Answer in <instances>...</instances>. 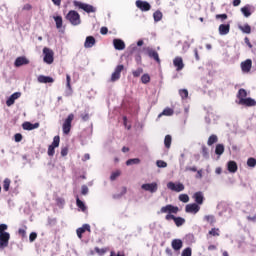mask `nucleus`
I'll list each match as a JSON object with an SVG mask.
<instances>
[{"label": "nucleus", "mask_w": 256, "mask_h": 256, "mask_svg": "<svg viewBox=\"0 0 256 256\" xmlns=\"http://www.w3.org/2000/svg\"><path fill=\"white\" fill-rule=\"evenodd\" d=\"M247 90L241 88L237 93V101L238 105H242L243 107H256L255 99L251 97H247Z\"/></svg>", "instance_id": "f257e3e1"}, {"label": "nucleus", "mask_w": 256, "mask_h": 256, "mask_svg": "<svg viewBox=\"0 0 256 256\" xmlns=\"http://www.w3.org/2000/svg\"><path fill=\"white\" fill-rule=\"evenodd\" d=\"M8 229L7 224H0V249H5L9 247V239H11V234L6 232Z\"/></svg>", "instance_id": "f03ea898"}, {"label": "nucleus", "mask_w": 256, "mask_h": 256, "mask_svg": "<svg viewBox=\"0 0 256 256\" xmlns=\"http://www.w3.org/2000/svg\"><path fill=\"white\" fill-rule=\"evenodd\" d=\"M160 213H168L165 217L166 221H171V219L175 221L176 217L172 213H179V207L168 204L160 209Z\"/></svg>", "instance_id": "7ed1b4c3"}, {"label": "nucleus", "mask_w": 256, "mask_h": 256, "mask_svg": "<svg viewBox=\"0 0 256 256\" xmlns=\"http://www.w3.org/2000/svg\"><path fill=\"white\" fill-rule=\"evenodd\" d=\"M74 7H77V9H81L82 11H85V13H97V7L83 3L80 1H74L73 2Z\"/></svg>", "instance_id": "20e7f679"}, {"label": "nucleus", "mask_w": 256, "mask_h": 256, "mask_svg": "<svg viewBox=\"0 0 256 256\" xmlns=\"http://www.w3.org/2000/svg\"><path fill=\"white\" fill-rule=\"evenodd\" d=\"M66 19H68L71 25H74V26L81 25V16L75 10H71L67 14Z\"/></svg>", "instance_id": "39448f33"}, {"label": "nucleus", "mask_w": 256, "mask_h": 256, "mask_svg": "<svg viewBox=\"0 0 256 256\" xmlns=\"http://www.w3.org/2000/svg\"><path fill=\"white\" fill-rule=\"evenodd\" d=\"M43 61L44 63H46L47 65H51L53 64V61H55V53L53 52V50H51L50 48H43Z\"/></svg>", "instance_id": "423d86ee"}, {"label": "nucleus", "mask_w": 256, "mask_h": 256, "mask_svg": "<svg viewBox=\"0 0 256 256\" xmlns=\"http://www.w3.org/2000/svg\"><path fill=\"white\" fill-rule=\"evenodd\" d=\"M142 191H147L148 193H157L159 190V184L157 182L144 183L141 185Z\"/></svg>", "instance_id": "0eeeda50"}, {"label": "nucleus", "mask_w": 256, "mask_h": 256, "mask_svg": "<svg viewBox=\"0 0 256 256\" xmlns=\"http://www.w3.org/2000/svg\"><path fill=\"white\" fill-rule=\"evenodd\" d=\"M167 189L175 193H181V191H185V185L181 182H168Z\"/></svg>", "instance_id": "6e6552de"}, {"label": "nucleus", "mask_w": 256, "mask_h": 256, "mask_svg": "<svg viewBox=\"0 0 256 256\" xmlns=\"http://www.w3.org/2000/svg\"><path fill=\"white\" fill-rule=\"evenodd\" d=\"M73 119H75V115L69 114L68 117L65 119L62 129L63 133L65 135H69V132L71 131V123L73 122Z\"/></svg>", "instance_id": "1a4fd4ad"}, {"label": "nucleus", "mask_w": 256, "mask_h": 256, "mask_svg": "<svg viewBox=\"0 0 256 256\" xmlns=\"http://www.w3.org/2000/svg\"><path fill=\"white\" fill-rule=\"evenodd\" d=\"M242 73H251V69L253 67V61L251 59H247L240 64Z\"/></svg>", "instance_id": "9d476101"}, {"label": "nucleus", "mask_w": 256, "mask_h": 256, "mask_svg": "<svg viewBox=\"0 0 256 256\" xmlns=\"http://www.w3.org/2000/svg\"><path fill=\"white\" fill-rule=\"evenodd\" d=\"M201 210V207L197 203L188 204L185 207L186 213H192V215H197L199 211Z\"/></svg>", "instance_id": "9b49d317"}, {"label": "nucleus", "mask_w": 256, "mask_h": 256, "mask_svg": "<svg viewBox=\"0 0 256 256\" xmlns=\"http://www.w3.org/2000/svg\"><path fill=\"white\" fill-rule=\"evenodd\" d=\"M136 7L140 9V11H151V4L147 1L137 0Z\"/></svg>", "instance_id": "f8f14e48"}, {"label": "nucleus", "mask_w": 256, "mask_h": 256, "mask_svg": "<svg viewBox=\"0 0 256 256\" xmlns=\"http://www.w3.org/2000/svg\"><path fill=\"white\" fill-rule=\"evenodd\" d=\"M173 65L176 67V71H183L185 64L183 63V58L177 56L173 59Z\"/></svg>", "instance_id": "ddd939ff"}, {"label": "nucleus", "mask_w": 256, "mask_h": 256, "mask_svg": "<svg viewBox=\"0 0 256 256\" xmlns=\"http://www.w3.org/2000/svg\"><path fill=\"white\" fill-rule=\"evenodd\" d=\"M241 13L244 15V17H251L253 15V11H255V8L252 5H245L240 9Z\"/></svg>", "instance_id": "4468645a"}, {"label": "nucleus", "mask_w": 256, "mask_h": 256, "mask_svg": "<svg viewBox=\"0 0 256 256\" xmlns=\"http://www.w3.org/2000/svg\"><path fill=\"white\" fill-rule=\"evenodd\" d=\"M121 71H123V65H118L111 76L112 82L119 81V79L121 78Z\"/></svg>", "instance_id": "2eb2a0df"}, {"label": "nucleus", "mask_w": 256, "mask_h": 256, "mask_svg": "<svg viewBox=\"0 0 256 256\" xmlns=\"http://www.w3.org/2000/svg\"><path fill=\"white\" fill-rule=\"evenodd\" d=\"M21 97V92H15L13 93L6 101L7 107H11L15 104V101Z\"/></svg>", "instance_id": "dca6fc26"}, {"label": "nucleus", "mask_w": 256, "mask_h": 256, "mask_svg": "<svg viewBox=\"0 0 256 256\" xmlns=\"http://www.w3.org/2000/svg\"><path fill=\"white\" fill-rule=\"evenodd\" d=\"M229 31H231V25L229 24H221L218 27V33L219 35H229Z\"/></svg>", "instance_id": "f3484780"}, {"label": "nucleus", "mask_w": 256, "mask_h": 256, "mask_svg": "<svg viewBox=\"0 0 256 256\" xmlns=\"http://www.w3.org/2000/svg\"><path fill=\"white\" fill-rule=\"evenodd\" d=\"M85 231L91 232V226L89 224H84L82 227L76 230L79 239H82L83 233H85Z\"/></svg>", "instance_id": "a211bd4d"}, {"label": "nucleus", "mask_w": 256, "mask_h": 256, "mask_svg": "<svg viewBox=\"0 0 256 256\" xmlns=\"http://www.w3.org/2000/svg\"><path fill=\"white\" fill-rule=\"evenodd\" d=\"M15 67H22V65H29V59H27L25 56H21L16 58L14 62Z\"/></svg>", "instance_id": "6ab92c4d"}, {"label": "nucleus", "mask_w": 256, "mask_h": 256, "mask_svg": "<svg viewBox=\"0 0 256 256\" xmlns=\"http://www.w3.org/2000/svg\"><path fill=\"white\" fill-rule=\"evenodd\" d=\"M193 199L197 205H203V201H205V196H203V192H196L193 195Z\"/></svg>", "instance_id": "aec40b11"}, {"label": "nucleus", "mask_w": 256, "mask_h": 256, "mask_svg": "<svg viewBox=\"0 0 256 256\" xmlns=\"http://www.w3.org/2000/svg\"><path fill=\"white\" fill-rule=\"evenodd\" d=\"M114 49L117 51H123L125 49V42L121 39H114L113 40Z\"/></svg>", "instance_id": "412c9836"}, {"label": "nucleus", "mask_w": 256, "mask_h": 256, "mask_svg": "<svg viewBox=\"0 0 256 256\" xmlns=\"http://www.w3.org/2000/svg\"><path fill=\"white\" fill-rule=\"evenodd\" d=\"M171 245L174 251H181V249L183 248V241L181 239H174L172 240Z\"/></svg>", "instance_id": "4be33fe9"}, {"label": "nucleus", "mask_w": 256, "mask_h": 256, "mask_svg": "<svg viewBox=\"0 0 256 256\" xmlns=\"http://www.w3.org/2000/svg\"><path fill=\"white\" fill-rule=\"evenodd\" d=\"M22 127L25 131H33V129H39V123L32 124L31 122H25Z\"/></svg>", "instance_id": "5701e85b"}, {"label": "nucleus", "mask_w": 256, "mask_h": 256, "mask_svg": "<svg viewBox=\"0 0 256 256\" xmlns=\"http://www.w3.org/2000/svg\"><path fill=\"white\" fill-rule=\"evenodd\" d=\"M38 83H55V79L50 76L40 75L38 76Z\"/></svg>", "instance_id": "b1692460"}, {"label": "nucleus", "mask_w": 256, "mask_h": 256, "mask_svg": "<svg viewBox=\"0 0 256 256\" xmlns=\"http://www.w3.org/2000/svg\"><path fill=\"white\" fill-rule=\"evenodd\" d=\"M227 169H228L229 173H237V169H238L237 162L229 161L227 163Z\"/></svg>", "instance_id": "393cba45"}, {"label": "nucleus", "mask_w": 256, "mask_h": 256, "mask_svg": "<svg viewBox=\"0 0 256 256\" xmlns=\"http://www.w3.org/2000/svg\"><path fill=\"white\" fill-rule=\"evenodd\" d=\"M93 45H95V38H93V36L86 37L84 47L86 49H91V47H93Z\"/></svg>", "instance_id": "a878e982"}, {"label": "nucleus", "mask_w": 256, "mask_h": 256, "mask_svg": "<svg viewBox=\"0 0 256 256\" xmlns=\"http://www.w3.org/2000/svg\"><path fill=\"white\" fill-rule=\"evenodd\" d=\"M148 56L153 59L154 61H157V63H161V60L159 59V54L155 50H148Z\"/></svg>", "instance_id": "bb28decb"}, {"label": "nucleus", "mask_w": 256, "mask_h": 256, "mask_svg": "<svg viewBox=\"0 0 256 256\" xmlns=\"http://www.w3.org/2000/svg\"><path fill=\"white\" fill-rule=\"evenodd\" d=\"M215 153H216V155L221 157V155H223V153H225V146L223 144H217L216 148H215Z\"/></svg>", "instance_id": "cd10ccee"}, {"label": "nucleus", "mask_w": 256, "mask_h": 256, "mask_svg": "<svg viewBox=\"0 0 256 256\" xmlns=\"http://www.w3.org/2000/svg\"><path fill=\"white\" fill-rule=\"evenodd\" d=\"M238 29H240V31H242V33H246L247 35H249V33H251V26L249 24L239 25Z\"/></svg>", "instance_id": "c85d7f7f"}, {"label": "nucleus", "mask_w": 256, "mask_h": 256, "mask_svg": "<svg viewBox=\"0 0 256 256\" xmlns=\"http://www.w3.org/2000/svg\"><path fill=\"white\" fill-rule=\"evenodd\" d=\"M76 205L83 213L87 211V206H85V203L81 201L79 198L76 199Z\"/></svg>", "instance_id": "c756f323"}, {"label": "nucleus", "mask_w": 256, "mask_h": 256, "mask_svg": "<svg viewBox=\"0 0 256 256\" xmlns=\"http://www.w3.org/2000/svg\"><path fill=\"white\" fill-rule=\"evenodd\" d=\"M139 163H141V159L139 158H132L126 161V165L128 167H131V165H139Z\"/></svg>", "instance_id": "7c9ffc66"}, {"label": "nucleus", "mask_w": 256, "mask_h": 256, "mask_svg": "<svg viewBox=\"0 0 256 256\" xmlns=\"http://www.w3.org/2000/svg\"><path fill=\"white\" fill-rule=\"evenodd\" d=\"M217 141H219V138L217 137V135L212 134L207 141V145H209V147H211V145H214V143H217Z\"/></svg>", "instance_id": "2f4dec72"}, {"label": "nucleus", "mask_w": 256, "mask_h": 256, "mask_svg": "<svg viewBox=\"0 0 256 256\" xmlns=\"http://www.w3.org/2000/svg\"><path fill=\"white\" fill-rule=\"evenodd\" d=\"M54 21L57 29H61L63 27V18L61 16H54Z\"/></svg>", "instance_id": "473e14b6"}, {"label": "nucleus", "mask_w": 256, "mask_h": 256, "mask_svg": "<svg viewBox=\"0 0 256 256\" xmlns=\"http://www.w3.org/2000/svg\"><path fill=\"white\" fill-rule=\"evenodd\" d=\"M173 113H174L173 109H171V108H166V109L163 110L162 113H160V114L158 115V117H163V115H165L166 117H171V115H173Z\"/></svg>", "instance_id": "72a5a7b5"}, {"label": "nucleus", "mask_w": 256, "mask_h": 256, "mask_svg": "<svg viewBox=\"0 0 256 256\" xmlns=\"http://www.w3.org/2000/svg\"><path fill=\"white\" fill-rule=\"evenodd\" d=\"M118 177H121V170H115L110 175V181H116Z\"/></svg>", "instance_id": "f704fd0d"}, {"label": "nucleus", "mask_w": 256, "mask_h": 256, "mask_svg": "<svg viewBox=\"0 0 256 256\" xmlns=\"http://www.w3.org/2000/svg\"><path fill=\"white\" fill-rule=\"evenodd\" d=\"M66 87L69 91V95L73 93V88H71V76L69 74L66 75Z\"/></svg>", "instance_id": "c9c22d12"}, {"label": "nucleus", "mask_w": 256, "mask_h": 256, "mask_svg": "<svg viewBox=\"0 0 256 256\" xmlns=\"http://www.w3.org/2000/svg\"><path fill=\"white\" fill-rule=\"evenodd\" d=\"M153 18L156 23H159V21L163 19V13H161V11H156L153 14Z\"/></svg>", "instance_id": "e433bc0d"}, {"label": "nucleus", "mask_w": 256, "mask_h": 256, "mask_svg": "<svg viewBox=\"0 0 256 256\" xmlns=\"http://www.w3.org/2000/svg\"><path fill=\"white\" fill-rule=\"evenodd\" d=\"M174 223H175L176 227H181V225L185 224V219L181 218V217H176V218H174Z\"/></svg>", "instance_id": "4c0bfd02"}, {"label": "nucleus", "mask_w": 256, "mask_h": 256, "mask_svg": "<svg viewBox=\"0 0 256 256\" xmlns=\"http://www.w3.org/2000/svg\"><path fill=\"white\" fill-rule=\"evenodd\" d=\"M204 221H206V223H209L210 225H213L215 223V216L206 215L204 216Z\"/></svg>", "instance_id": "58836bf2"}, {"label": "nucleus", "mask_w": 256, "mask_h": 256, "mask_svg": "<svg viewBox=\"0 0 256 256\" xmlns=\"http://www.w3.org/2000/svg\"><path fill=\"white\" fill-rule=\"evenodd\" d=\"M179 95L181 99H187L189 97V91L187 89H181L179 90Z\"/></svg>", "instance_id": "ea45409f"}, {"label": "nucleus", "mask_w": 256, "mask_h": 256, "mask_svg": "<svg viewBox=\"0 0 256 256\" xmlns=\"http://www.w3.org/2000/svg\"><path fill=\"white\" fill-rule=\"evenodd\" d=\"M141 81L144 85H147V83L151 81V76H149V74H144L141 77Z\"/></svg>", "instance_id": "a19ab883"}, {"label": "nucleus", "mask_w": 256, "mask_h": 256, "mask_svg": "<svg viewBox=\"0 0 256 256\" xmlns=\"http://www.w3.org/2000/svg\"><path fill=\"white\" fill-rule=\"evenodd\" d=\"M10 185H11V180L9 178H6L3 182L4 191H9Z\"/></svg>", "instance_id": "79ce46f5"}, {"label": "nucleus", "mask_w": 256, "mask_h": 256, "mask_svg": "<svg viewBox=\"0 0 256 256\" xmlns=\"http://www.w3.org/2000/svg\"><path fill=\"white\" fill-rule=\"evenodd\" d=\"M164 145L167 149H169V147H171V135H166V137L164 139Z\"/></svg>", "instance_id": "37998d69"}, {"label": "nucleus", "mask_w": 256, "mask_h": 256, "mask_svg": "<svg viewBox=\"0 0 256 256\" xmlns=\"http://www.w3.org/2000/svg\"><path fill=\"white\" fill-rule=\"evenodd\" d=\"M179 201H182V203H189V195L180 194L179 195Z\"/></svg>", "instance_id": "c03bdc74"}, {"label": "nucleus", "mask_w": 256, "mask_h": 256, "mask_svg": "<svg viewBox=\"0 0 256 256\" xmlns=\"http://www.w3.org/2000/svg\"><path fill=\"white\" fill-rule=\"evenodd\" d=\"M156 165L159 167V169H165V167H167V162L163 160H157Z\"/></svg>", "instance_id": "a18cd8bd"}, {"label": "nucleus", "mask_w": 256, "mask_h": 256, "mask_svg": "<svg viewBox=\"0 0 256 256\" xmlns=\"http://www.w3.org/2000/svg\"><path fill=\"white\" fill-rule=\"evenodd\" d=\"M209 235H212V237H219V228H212L209 231Z\"/></svg>", "instance_id": "49530a36"}, {"label": "nucleus", "mask_w": 256, "mask_h": 256, "mask_svg": "<svg viewBox=\"0 0 256 256\" xmlns=\"http://www.w3.org/2000/svg\"><path fill=\"white\" fill-rule=\"evenodd\" d=\"M191 255H193V252H192L191 248H189V247L184 249L181 254V256H191Z\"/></svg>", "instance_id": "de8ad7c7"}, {"label": "nucleus", "mask_w": 256, "mask_h": 256, "mask_svg": "<svg viewBox=\"0 0 256 256\" xmlns=\"http://www.w3.org/2000/svg\"><path fill=\"white\" fill-rule=\"evenodd\" d=\"M202 155L205 159H209V148L207 147H202Z\"/></svg>", "instance_id": "09e8293b"}, {"label": "nucleus", "mask_w": 256, "mask_h": 256, "mask_svg": "<svg viewBox=\"0 0 256 256\" xmlns=\"http://www.w3.org/2000/svg\"><path fill=\"white\" fill-rule=\"evenodd\" d=\"M247 165H248V167H255V166H256V160H255V158H249V159L247 160Z\"/></svg>", "instance_id": "8fccbe9b"}, {"label": "nucleus", "mask_w": 256, "mask_h": 256, "mask_svg": "<svg viewBox=\"0 0 256 256\" xmlns=\"http://www.w3.org/2000/svg\"><path fill=\"white\" fill-rule=\"evenodd\" d=\"M59 143H60V138L59 136H55L52 142V147H59Z\"/></svg>", "instance_id": "3c124183"}, {"label": "nucleus", "mask_w": 256, "mask_h": 256, "mask_svg": "<svg viewBox=\"0 0 256 256\" xmlns=\"http://www.w3.org/2000/svg\"><path fill=\"white\" fill-rule=\"evenodd\" d=\"M143 73V68H138L132 72L134 77H139Z\"/></svg>", "instance_id": "603ef678"}, {"label": "nucleus", "mask_w": 256, "mask_h": 256, "mask_svg": "<svg viewBox=\"0 0 256 256\" xmlns=\"http://www.w3.org/2000/svg\"><path fill=\"white\" fill-rule=\"evenodd\" d=\"M48 155L49 157H53V155H55V146H49L48 147Z\"/></svg>", "instance_id": "864d4df0"}, {"label": "nucleus", "mask_w": 256, "mask_h": 256, "mask_svg": "<svg viewBox=\"0 0 256 256\" xmlns=\"http://www.w3.org/2000/svg\"><path fill=\"white\" fill-rule=\"evenodd\" d=\"M31 9H33V6L29 3L24 4V6L22 7L23 11H31Z\"/></svg>", "instance_id": "5fc2aeb1"}, {"label": "nucleus", "mask_w": 256, "mask_h": 256, "mask_svg": "<svg viewBox=\"0 0 256 256\" xmlns=\"http://www.w3.org/2000/svg\"><path fill=\"white\" fill-rule=\"evenodd\" d=\"M35 239H37V233L32 232L29 236V241L30 243H33V241H35Z\"/></svg>", "instance_id": "6e6d98bb"}, {"label": "nucleus", "mask_w": 256, "mask_h": 256, "mask_svg": "<svg viewBox=\"0 0 256 256\" xmlns=\"http://www.w3.org/2000/svg\"><path fill=\"white\" fill-rule=\"evenodd\" d=\"M81 193H82V195H87V193H89V188L87 186L83 185L81 187Z\"/></svg>", "instance_id": "4d7b16f0"}, {"label": "nucleus", "mask_w": 256, "mask_h": 256, "mask_svg": "<svg viewBox=\"0 0 256 256\" xmlns=\"http://www.w3.org/2000/svg\"><path fill=\"white\" fill-rule=\"evenodd\" d=\"M15 141H16V143H20V141H22L23 140V135H21L20 133H18V134H15Z\"/></svg>", "instance_id": "13d9d810"}, {"label": "nucleus", "mask_w": 256, "mask_h": 256, "mask_svg": "<svg viewBox=\"0 0 256 256\" xmlns=\"http://www.w3.org/2000/svg\"><path fill=\"white\" fill-rule=\"evenodd\" d=\"M18 233H19V235H21L22 237H25V235H27V230H26V228H20V229L18 230Z\"/></svg>", "instance_id": "bf43d9fd"}, {"label": "nucleus", "mask_w": 256, "mask_h": 256, "mask_svg": "<svg viewBox=\"0 0 256 256\" xmlns=\"http://www.w3.org/2000/svg\"><path fill=\"white\" fill-rule=\"evenodd\" d=\"M216 19H221L222 21H225V19H227V14H218L216 15Z\"/></svg>", "instance_id": "052dcab7"}, {"label": "nucleus", "mask_w": 256, "mask_h": 256, "mask_svg": "<svg viewBox=\"0 0 256 256\" xmlns=\"http://www.w3.org/2000/svg\"><path fill=\"white\" fill-rule=\"evenodd\" d=\"M96 253H98V255H105V249H101V248H95Z\"/></svg>", "instance_id": "680f3d73"}, {"label": "nucleus", "mask_w": 256, "mask_h": 256, "mask_svg": "<svg viewBox=\"0 0 256 256\" xmlns=\"http://www.w3.org/2000/svg\"><path fill=\"white\" fill-rule=\"evenodd\" d=\"M67 153H69V150L67 149V147L62 148L61 150L62 157H67Z\"/></svg>", "instance_id": "e2e57ef3"}, {"label": "nucleus", "mask_w": 256, "mask_h": 256, "mask_svg": "<svg viewBox=\"0 0 256 256\" xmlns=\"http://www.w3.org/2000/svg\"><path fill=\"white\" fill-rule=\"evenodd\" d=\"M108 31H109V29H107V27H102V28L100 29L101 35H107Z\"/></svg>", "instance_id": "0e129e2a"}, {"label": "nucleus", "mask_w": 256, "mask_h": 256, "mask_svg": "<svg viewBox=\"0 0 256 256\" xmlns=\"http://www.w3.org/2000/svg\"><path fill=\"white\" fill-rule=\"evenodd\" d=\"M81 118L83 119V121H89V114L88 113L82 114Z\"/></svg>", "instance_id": "69168bd1"}, {"label": "nucleus", "mask_w": 256, "mask_h": 256, "mask_svg": "<svg viewBox=\"0 0 256 256\" xmlns=\"http://www.w3.org/2000/svg\"><path fill=\"white\" fill-rule=\"evenodd\" d=\"M52 3H54V5H56V7H61V0H51Z\"/></svg>", "instance_id": "338daca9"}, {"label": "nucleus", "mask_w": 256, "mask_h": 256, "mask_svg": "<svg viewBox=\"0 0 256 256\" xmlns=\"http://www.w3.org/2000/svg\"><path fill=\"white\" fill-rule=\"evenodd\" d=\"M123 121H124V126L126 127V129H131V125H127V117H124L123 118Z\"/></svg>", "instance_id": "774afa93"}]
</instances>
